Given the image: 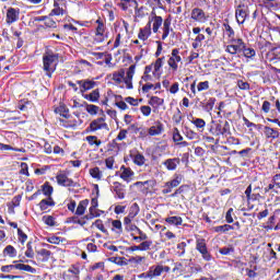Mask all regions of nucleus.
Wrapping results in <instances>:
<instances>
[{
    "mask_svg": "<svg viewBox=\"0 0 280 280\" xmlns=\"http://www.w3.org/2000/svg\"><path fill=\"white\" fill-rule=\"evenodd\" d=\"M198 93H202V91H209V81H202L197 84Z\"/></svg>",
    "mask_w": 280,
    "mask_h": 280,
    "instance_id": "obj_54",
    "label": "nucleus"
},
{
    "mask_svg": "<svg viewBox=\"0 0 280 280\" xmlns=\"http://www.w3.org/2000/svg\"><path fill=\"white\" fill-rule=\"evenodd\" d=\"M191 124H194V126H196V128L199 129L205 128V126H207V122L202 118H196L191 121Z\"/></svg>",
    "mask_w": 280,
    "mask_h": 280,
    "instance_id": "obj_56",
    "label": "nucleus"
},
{
    "mask_svg": "<svg viewBox=\"0 0 280 280\" xmlns=\"http://www.w3.org/2000/svg\"><path fill=\"white\" fill-rule=\"evenodd\" d=\"M163 23H165V21H163L161 15H156V9H152L147 25H149L153 34H159V30H161Z\"/></svg>",
    "mask_w": 280,
    "mask_h": 280,
    "instance_id": "obj_2",
    "label": "nucleus"
},
{
    "mask_svg": "<svg viewBox=\"0 0 280 280\" xmlns=\"http://www.w3.org/2000/svg\"><path fill=\"white\" fill-rule=\"evenodd\" d=\"M180 183H183V175L175 174L174 178L170 182H166L164 187H171L172 189H174L175 187H178V185H180Z\"/></svg>",
    "mask_w": 280,
    "mask_h": 280,
    "instance_id": "obj_27",
    "label": "nucleus"
},
{
    "mask_svg": "<svg viewBox=\"0 0 280 280\" xmlns=\"http://www.w3.org/2000/svg\"><path fill=\"white\" fill-rule=\"evenodd\" d=\"M163 272H170V267L168 266H163V265H156V266H151L149 268V275L151 277V280L161 277Z\"/></svg>",
    "mask_w": 280,
    "mask_h": 280,
    "instance_id": "obj_12",
    "label": "nucleus"
},
{
    "mask_svg": "<svg viewBox=\"0 0 280 280\" xmlns=\"http://www.w3.org/2000/svg\"><path fill=\"white\" fill-rule=\"evenodd\" d=\"M90 175L92 178H95V180H102L103 173L100 171V167H93L90 168Z\"/></svg>",
    "mask_w": 280,
    "mask_h": 280,
    "instance_id": "obj_43",
    "label": "nucleus"
},
{
    "mask_svg": "<svg viewBox=\"0 0 280 280\" xmlns=\"http://www.w3.org/2000/svg\"><path fill=\"white\" fill-rule=\"evenodd\" d=\"M19 9L10 8L7 11V23L8 25H12V23H16L19 21Z\"/></svg>",
    "mask_w": 280,
    "mask_h": 280,
    "instance_id": "obj_21",
    "label": "nucleus"
},
{
    "mask_svg": "<svg viewBox=\"0 0 280 280\" xmlns=\"http://www.w3.org/2000/svg\"><path fill=\"white\" fill-rule=\"evenodd\" d=\"M96 24L97 26L94 35V43L95 45H100L108 38V32L106 31V25H104L102 21L97 20Z\"/></svg>",
    "mask_w": 280,
    "mask_h": 280,
    "instance_id": "obj_5",
    "label": "nucleus"
},
{
    "mask_svg": "<svg viewBox=\"0 0 280 280\" xmlns=\"http://www.w3.org/2000/svg\"><path fill=\"white\" fill-rule=\"evenodd\" d=\"M161 132H163V124H161V122H156L154 126L149 128V135L151 137H156V136L161 135Z\"/></svg>",
    "mask_w": 280,
    "mask_h": 280,
    "instance_id": "obj_30",
    "label": "nucleus"
},
{
    "mask_svg": "<svg viewBox=\"0 0 280 280\" xmlns=\"http://www.w3.org/2000/svg\"><path fill=\"white\" fill-rule=\"evenodd\" d=\"M150 36H152V28L150 27V24H147L143 28H140L138 38L140 40H148Z\"/></svg>",
    "mask_w": 280,
    "mask_h": 280,
    "instance_id": "obj_24",
    "label": "nucleus"
},
{
    "mask_svg": "<svg viewBox=\"0 0 280 280\" xmlns=\"http://www.w3.org/2000/svg\"><path fill=\"white\" fill-rule=\"evenodd\" d=\"M25 257H28V259H34V248H32V243L26 244Z\"/></svg>",
    "mask_w": 280,
    "mask_h": 280,
    "instance_id": "obj_57",
    "label": "nucleus"
},
{
    "mask_svg": "<svg viewBox=\"0 0 280 280\" xmlns=\"http://www.w3.org/2000/svg\"><path fill=\"white\" fill-rule=\"evenodd\" d=\"M42 191H43L44 196L50 197L54 194V187H51V185H49V183H45L42 187Z\"/></svg>",
    "mask_w": 280,
    "mask_h": 280,
    "instance_id": "obj_44",
    "label": "nucleus"
},
{
    "mask_svg": "<svg viewBox=\"0 0 280 280\" xmlns=\"http://www.w3.org/2000/svg\"><path fill=\"white\" fill-rule=\"evenodd\" d=\"M213 106H215V98L211 97L207 101L203 108L207 113H211V110H213Z\"/></svg>",
    "mask_w": 280,
    "mask_h": 280,
    "instance_id": "obj_47",
    "label": "nucleus"
},
{
    "mask_svg": "<svg viewBox=\"0 0 280 280\" xmlns=\"http://www.w3.org/2000/svg\"><path fill=\"white\" fill-rule=\"evenodd\" d=\"M258 189H261L259 187L254 188L253 192V186L249 185L245 190V196L247 198V202H256L257 200H261V195L257 191Z\"/></svg>",
    "mask_w": 280,
    "mask_h": 280,
    "instance_id": "obj_14",
    "label": "nucleus"
},
{
    "mask_svg": "<svg viewBox=\"0 0 280 280\" xmlns=\"http://www.w3.org/2000/svg\"><path fill=\"white\" fill-rule=\"evenodd\" d=\"M223 34L228 37V43L235 39V31L229 25L228 22L223 23Z\"/></svg>",
    "mask_w": 280,
    "mask_h": 280,
    "instance_id": "obj_26",
    "label": "nucleus"
},
{
    "mask_svg": "<svg viewBox=\"0 0 280 280\" xmlns=\"http://www.w3.org/2000/svg\"><path fill=\"white\" fill-rule=\"evenodd\" d=\"M89 129L91 132H97V130H108V124H106V118L101 117L92 120Z\"/></svg>",
    "mask_w": 280,
    "mask_h": 280,
    "instance_id": "obj_9",
    "label": "nucleus"
},
{
    "mask_svg": "<svg viewBox=\"0 0 280 280\" xmlns=\"http://www.w3.org/2000/svg\"><path fill=\"white\" fill-rule=\"evenodd\" d=\"M0 150H12L13 152H25V149L13 148L10 144H4L0 142Z\"/></svg>",
    "mask_w": 280,
    "mask_h": 280,
    "instance_id": "obj_51",
    "label": "nucleus"
},
{
    "mask_svg": "<svg viewBox=\"0 0 280 280\" xmlns=\"http://www.w3.org/2000/svg\"><path fill=\"white\" fill-rule=\"evenodd\" d=\"M220 255H231V253H235V248L233 247H222L219 249Z\"/></svg>",
    "mask_w": 280,
    "mask_h": 280,
    "instance_id": "obj_62",
    "label": "nucleus"
},
{
    "mask_svg": "<svg viewBox=\"0 0 280 280\" xmlns=\"http://www.w3.org/2000/svg\"><path fill=\"white\" fill-rule=\"evenodd\" d=\"M235 16L238 25H243V23L246 22V19H248V8L242 5L237 7Z\"/></svg>",
    "mask_w": 280,
    "mask_h": 280,
    "instance_id": "obj_16",
    "label": "nucleus"
},
{
    "mask_svg": "<svg viewBox=\"0 0 280 280\" xmlns=\"http://www.w3.org/2000/svg\"><path fill=\"white\" fill-rule=\"evenodd\" d=\"M125 75L126 71H124V69H120L119 71L113 73L112 80H114L116 84H122Z\"/></svg>",
    "mask_w": 280,
    "mask_h": 280,
    "instance_id": "obj_33",
    "label": "nucleus"
},
{
    "mask_svg": "<svg viewBox=\"0 0 280 280\" xmlns=\"http://www.w3.org/2000/svg\"><path fill=\"white\" fill-rule=\"evenodd\" d=\"M85 110L89 113V115H97L100 107L96 105L86 104Z\"/></svg>",
    "mask_w": 280,
    "mask_h": 280,
    "instance_id": "obj_46",
    "label": "nucleus"
},
{
    "mask_svg": "<svg viewBox=\"0 0 280 280\" xmlns=\"http://www.w3.org/2000/svg\"><path fill=\"white\" fill-rule=\"evenodd\" d=\"M167 65L172 71H178V65H183V57H180V49L174 48L171 51Z\"/></svg>",
    "mask_w": 280,
    "mask_h": 280,
    "instance_id": "obj_4",
    "label": "nucleus"
},
{
    "mask_svg": "<svg viewBox=\"0 0 280 280\" xmlns=\"http://www.w3.org/2000/svg\"><path fill=\"white\" fill-rule=\"evenodd\" d=\"M173 141L175 143H180V141H183V136L180 135L178 128L173 129Z\"/></svg>",
    "mask_w": 280,
    "mask_h": 280,
    "instance_id": "obj_53",
    "label": "nucleus"
},
{
    "mask_svg": "<svg viewBox=\"0 0 280 280\" xmlns=\"http://www.w3.org/2000/svg\"><path fill=\"white\" fill-rule=\"evenodd\" d=\"M139 246L140 250H150V246H152V241H144Z\"/></svg>",
    "mask_w": 280,
    "mask_h": 280,
    "instance_id": "obj_63",
    "label": "nucleus"
},
{
    "mask_svg": "<svg viewBox=\"0 0 280 280\" xmlns=\"http://www.w3.org/2000/svg\"><path fill=\"white\" fill-rule=\"evenodd\" d=\"M138 5L139 3L137 2V0H120L118 2V8H120L122 12H128L130 8H137Z\"/></svg>",
    "mask_w": 280,
    "mask_h": 280,
    "instance_id": "obj_22",
    "label": "nucleus"
},
{
    "mask_svg": "<svg viewBox=\"0 0 280 280\" xmlns=\"http://www.w3.org/2000/svg\"><path fill=\"white\" fill-rule=\"evenodd\" d=\"M67 14V5L62 2H54L49 16H65Z\"/></svg>",
    "mask_w": 280,
    "mask_h": 280,
    "instance_id": "obj_13",
    "label": "nucleus"
},
{
    "mask_svg": "<svg viewBox=\"0 0 280 280\" xmlns=\"http://www.w3.org/2000/svg\"><path fill=\"white\" fill-rule=\"evenodd\" d=\"M112 189L119 200H124L126 198V187L121 183L114 182Z\"/></svg>",
    "mask_w": 280,
    "mask_h": 280,
    "instance_id": "obj_19",
    "label": "nucleus"
},
{
    "mask_svg": "<svg viewBox=\"0 0 280 280\" xmlns=\"http://www.w3.org/2000/svg\"><path fill=\"white\" fill-rule=\"evenodd\" d=\"M18 235H19V242H21V244H25V242H27V234H25L23 230L18 229Z\"/></svg>",
    "mask_w": 280,
    "mask_h": 280,
    "instance_id": "obj_60",
    "label": "nucleus"
},
{
    "mask_svg": "<svg viewBox=\"0 0 280 280\" xmlns=\"http://www.w3.org/2000/svg\"><path fill=\"white\" fill-rule=\"evenodd\" d=\"M165 222L167 224H171L173 226H180L183 224V218L180 217H168L165 219Z\"/></svg>",
    "mask_w": 280,
    "mask_h": 280,
    "instance_id": "obj_36",
    "label": "nucleus"
},
{
    "mask_svg": "<svg viewBox=\"0 0 280 280\" xmlns=\"http://www.w3.org/2000/svg\"><path fill=\"white\" fill-rule=\"evenodd\" d=\"M196 250L200 253L205 261H211V259H213V256H211V253H209V249L207 248V241L205 238L196 240Z\"/></svg>",
    "mask_w": 280,
    "mask_h": 280,
    "instance_id": "obj_6",
    "label": "nucleus"
},
{
    "mask_svg": "<svg viewBox=\"0 0 280 280\" xmlns=\"http://www.w3.org/2000/svg\"><path fill=\"white\" fill-rule=\"evenodd\" d=\"M154 74L152 73V66H147L142 75V82H154Z\"/></svg>",
    "mask_w": 280,
    "mask_h": 280,
    "instance_id": "obj_28",
    "label": "nucleus"
},
{
    "mask_svg": "<svg viewBox=\"0 0 280 280\" xmlns=\"http://www.w3.org/2000/svg\"><path fill=\"white\" fill-rule=\"evenodd\" d=\"M84 100H88L89 102L97 103L100 102V90H94L90 94L83 95Z\"/></svg>",
    "mask_w": 280,
    "mask_h": 280,
    "instance_id": "obj_31",
    "label": "nucleus"
},
{
    "mask_svg": "<svg viewBox=\"0 0 280 280\" xmlns=\"http://www.w3.org/2000/svg\"><path fill=\"white\" fill-rule=\"evenodd\" d=\"M229 45L225 48V51L228 54H231L232 56H235V54H242L244 51L245 43L242 38H234L228 42Z\"/></svg>",
    "mask_w": 280,
    "mask_h": 280,
    "instance_id": "obj_3",
    "label": "nucleus"
},
{
    "mask_svg": "<svg viewBox=\"0 0 280 280\" xmlns=\"http://www.w3.org/2000/svg\"><path fill=\"white\" fill-rule=\"evenodd\" d=\"M119 176L125 183H132V178H135V171L122 165L120 166Z\"/></svg>",
    "mask_w": 280,
    "mask_h": 280,
    "instance_id": "obj_15",
    "label": "nucleus"
},
{
    "mask_svg": "<svg viewBox=\"0 0 280 280\" xmlns=\"http://www.w3.org/2000/svg\"><path fill=\"white\" fill-rule=\"evenodd\" d=\"M58 185L61 187H75V182L73 179L69 178V175L65 172H60L56 176Z\"/></svg>",
    "mask_w": 280,
    "mask_h": 280,
    "instance_id": "obj_11",
    "label": "nucleus"
},
{
    "mask_svg": "<svg viewBox=\"0 0 280 280\" xmlns=\"http://www.w3.org/2000/svg\"><path fill=\"white\" fill-rule=\"evenodd\" d=\"M190 19L195 23H207L209 21V15L205 12V10L200 8H194L190 12Z\"/></svg>",
    "mask_w": 280,
    "mask_h": 280,
    "instance_id": "obj_8",
    "label": "nucleus"
},
{
    "mask_svg": "<svg viewBox=\"0 0 280 280\" xmlns=\"http://www.w3.org/2000/svg\"><path fill=\"white\" fill-rule=\"evenodd\" d=\"M162 165H164L168 172H176L178 165H180V158L167 159Z\"/></svg>",
    "mask_w": 280,
    "mask_h": 280,
    "instance_id": "obj_18",
    "label": "nucleus"
},
{
    "mask_svg": "<svg viewBox=\"0 0 280 280\" xmlns=\"http://www.w3.org/2000/svg\"><path fill=\"white\" fill-rule=\"evenodd\" d=\"M77 84L81 86V93H85V91H91V89H95L97 86V82L93 80H80L77 81Z\"/></svg>",
    "mask_w": 280,
    "mask_h": 280,
    "instance_id": "obj_20",
    "label": "nucleus"
},
{
    "mask_svg": "<svg viewBox=\"0 0 280 280\" xmlns=\"http://www.w3.org/2000/svg\"><path fill=\"white\" fill-rule=\"evenodd\" d=\"M43 222L44 224H47V226H56V219L51 215H44Z\"/></svg>",
    "mask_w": 280,
    "mask_h": 280,
    "instance_id": "obj_52",
    "label": "nucleus"
},
{
    "mask_svg": "<svg viewBox=\"0 0 280 280\" xmlns=\"http://www.w3.org/2000/svg\"><path fill=\"white\" fill-rule=\"evenodd\" d=\"M165 61V57L158 58L153 65H149L152 67L153 78L159 80L161 78V69H163V62Z\"/></svg>",
    "mask_w": 280,
    "mask_h": 280,
    "instance_id": "obj_17",
    "label": "nucleus"
},
{
    "mask_svg": "<svg viewBox=\"0 0 280 280\" xmlns=\"http://www.w3.org/2000/svg\"><path fill=\"white\" fill-rule=\"evenodd\" d=\"M43 69L48 78H51L58 67V54H46L43 56Z\"/></svg>",
    "mask_w": 280,
    "mask_h": 280,
    "instance_id": "obj_1",
    "label": "nucleus"
},
{
    "mask_svg": "<svg viewBox=\"0 0 280 280\" xmlns=\"http://www.w3.org/2000/svg\"><path fill=\"white\" fill-rule=\"evenodd\" d=\"M3 255L4 257H11V259H14V257H16V248H14L12 245H8L3 249Z\"/></svg>",
    "mask_w": 280,
    "mask_h": 280,
    "instance_id": "obj_37",
    "label": "nucleus"
},
{
    "mask_svg": "<svg viewBox=\"0 0 280 280\" xmlns=\"http://www.w3.org/2000/svg\"><path fill=\"white\" fill-rule=\"evenodd\" d=\"M133 163L139 167L145 165V156H143V154L141 153H137L136 155H133Z\"/></svg>",
    "mask_w": 280,
    "mask_h": 280,
    "instance_id": "obj_41",
    "label": "nucleus"
},
{
    "mask_svg": "<svg viewBox=\"0 0 280 280\" xmlns=\"http://www.w3.org/2000/svg\"><path fill=\"white\" fill-rule=\"evenodd\" d=\"M54 205H56L54 202V200H51V198L49 199H43L40 202H39V209L42 211H47V209H49V207H54Z\"/></svg>",
    "mask_w": 280,
    "mask_h": 280,
    "instance_id": "obj_40",
    "label": "nucleus"
},
{
    "mask_svg": "<svg viewBox=\"0 0 280 280\" xmlns=\"http://www.w3.org/2000/svg\"><path fill=\"white\" fill-rule=\"evenodd\" d=\"M115 106L120 110H128V104H126V101L118 100L115 102Z\"/></svg>",
    "mask_w": 280,
    "mask_h": 280,
    "instance_id": "obj_61",
    "label": "nucleus"
},
{
    "mask_svg": "<svg viewBox=\"0 0 280 280\" xmlns=\"http://www.w3.org/2000/svg\"><path fill=\"white\" fill-rule=\"evenodd\" d=\"M113 231H116V233H121L122 228H121V221L120 220H114L112 222Z\"/></svg>",
    "mask_w": 280,
    "mask_h": 280,
    "instance_id": "obj_55",
    "label": "nucleus"
},
{
    "mask_svg": "<svg viewBox=\"0 0 280 280\" xmlns=\"http://www.w3.org/2000/svg\"><path fill=\"white\" fill-rule=\"evenodd\" d=\"M150 106H153V108H159V106H163L165 104V101L159 96H152L149 100Z\"/></svg>",
    "mask_w": 280,
    "mask_h": 280,
    "instance_id": "obj_35",
    "label": "nucleus"
},
{
    "mask_svg": "<svg viewBox=\"0 0 280 280\" xmlns=\"http://www.w3.org/2000/svg\"><path fill=\"white\" fill-rule=\"evenodd\" d=\"M118 100H121V95H117V94L113 93L112 90H109V91H107L104 104H106L107 102H115V104H116V102Z\"/></svg>",
    "mask_w": 280,
    "mask_h": 280,
    "instance_id": "obj_39",
    "label": "nucleus"
},
{
    "mask_svg": "<svg viewBox=\"0 0 280 280\" xmlns=\"http://www.w3.org/2000/svg\"><path fill=\"white\" fill-rule=\"evenodd\" d=\"M173 121L177 126L178 124H180V121H183V113L180 112V109H177V112L173 115Z\"/></svg>",
    "mask_w": 280,
    "mask_h": 280,
    "instance_id": "obj_58",
    "label": "nucleus"
},
{
    "mask_svg": "<svg viewBox=\"0 0 280 280\" xmlns=\"http://www.w3.org/2000/svg\"><path fill=\"white\" fill-rule=\"evenodd\" d=\"M139 211H140L139 203L131 205L129 210L130 218H137V215H139Z\"/></svg>",
    "mask_w": 280,
    "mask_h": 280,
    "instance_id": "obj_48",
    "label": "nucleus"
},
{
    "mask_svg": "<svg viewBox=\"0 0 280 280\" xmlns=\"http://www.w3.org/2000/svg\"><path fill=\"white\" fill-rule=\"evenodd\" d=\"M235 228L233 225L224 224V225H218L214 228L215 233H226L229 231H233Z\"/></svg>",
    "mask_w": 280,
    "mask_h": 280,
    "instance_id": "obj_42",
    "label": "nucleus"
},
{
    "mask_svg": "<svg viewBox=\"0 0 280 280\" xmlns=\"http://www.w3.org/2000/svg\"><path fill=\"white\" fill-rule=\"evenodd\" d=\"M105 165L107 167V170H115V158L114 156H109L105 160Z\"/></svg>",
    "mask_w": 280,
    "mask_h": 280,
    "instance_id": "obj_59",
    "label": "nucleus"
},
{
    "mask_svg": "<svg viewBox=\"0 0 280 280\" xmlns=\"http://www.w3.org/2000/svg\"><path fill=\"white\" fill-rule=\"evenodd\" d=\"M37 257L40 259V261H43L44 264L49 261V257H51V252H49V249H38L36 250Z\"/></svg>",
    "mask_w": 280,
    "mask_h": 280,
    "instance_id": "obj_29",
    "label": "nucleus"
},
{
    "mask_svg": "<svg viewBox=\"0 0 280 280\" xmlns=\"http://www.w3.org/2000/svg\"><path fill=\"white\" fill-rule=\"evenodd\" d=\"M15 270H24V272H31L32 275L36 273V269L25 264H15Z\"/></svg>",
    "mask_w": 280,
    "mask_h": 280,
    "instance_id": "obj_38",
    "label": "nucleus"
},
{
    "mask_svg": "<svg viewBox=\"0 0 280 280\" xmlns=\"http://www.w3.org/2000/svg\"><path fill=\"white\" fill-rule=\"evenodd\" d=\"M137 71V66L136 65H131L127 72H126V75L122 79V82L126 86V89L128 90H132L133 86H132V78H135V72Z\"/></svg>",
    "mask_w": 280,
    "mask_h": 280,
    "instance_id": "obj_10",
    "label": "nucleus"
},
{
    "mask_svg": "<svg viewBox=\"0 0 280 280\" xmlns=\"http://www.w3.org/2000/svg\"><path fill=\"white\" fill-rule=\"evenodd\" d=\"M55 113L60 115V117H69V108H67L66 104H60L55 108Z\"/></svg>",
    "mask_w": 280,
    "mask_h": 280,
    "instance_id": "obj_34",
    "label": "nucleus"
},
{
    "mask_svg": "<svg viewBox=\"0 0 280 280\" xmlns=\"http://www.w3.org/2000/svg\"><path fill=\"white\" fill-rule=\"evenodd\" d=\"M185 248H187V243L182 242L177 244V252H176L177 257H183L185 255Z\"/></svg>",
    "mask_w": 280,
    "mask_h": 280,
    "instance_id": "obj_49",
    "label": "nucleus"
},
{
    "mask_svg": "<svg viewBox=\"0 0 280 280\" xmlns=\"http://www.w3.org/2000/svg\"><path fill=\"white\" fill-rule=\"evenodd\" d=\"M264 135L266 139H279V130L271 128V127H264Z\"/></svg>",
    "mask_w": 280,
    "mask_h": 280,
    "instance_id": "obj_25",
    "label": "nucleus"
},
{
    "mask_svg": "<svg viewBox=\"0 0 280 280\" xmlns=\"http://www.w3.org/2000/svg\"><path fill=\"white\" fill-rule=\"evenodd\" d=\"M242 52L244 54L245 58H255V56L257 55L255 49L246 48V45H245L244 49L242 50Z\"/></svg>",
    "mask_w": 280,
    "mask_h": 280,
    "instance_id": "obj_50",
    "label": "nucleus"
},
{
    "mask_svg": "<svg viewBox=\"0 0 280 280\" xmlns=\"http://www.w3.org/2000/svg\"><path fill=\"white\" fill-rule=\"evenodd\" d=\"M210 132L214 137H226V135H231V127L229 126V121H225L224 125L222 124H214V126L210 129Z\"/></svg>",
    "mask_w": 280,
    "mask_h": 280,
    "instance_id": "obj_7",
    "label": "nucleus"
},
{
    "mask_svg": "<svg viewBox=\"0 0 280 280\" xmlns=\"http://www.w3.org/2000/svg\"><path fill=\"white\" fill-rule=\"evenodd\" d=\"M162 25V40H165L167 36H170V33L174 32V28H172V20H164Z\"/></svg>",
    "mask_w": 280,
    "mask_h": 280,
    "instance_id": "obj_23",
    "label": "nucleus"
},
{
    "mask_svg": "<svg viewBox=\"0 0 280 280\" xmlns=\"http://www.w3.org/2000/svg\"><path fill=\"white\" fill-rule=\"evenodd\" d=\"M272 184H273L278 189H280V174H276V175L272 177Z\"/></svg>",
    "mask_w": 280,
    "mask_h": 280,
    "instance_id": "obj_64",
    "label": "nucleus"
},
{
    "mask_svg": "<svg viewBox=\"0 0 280 280\" xmlns=\"http://www.w3.org/2000/svg\"><path fill=\"white\" fill-rule=\"evenodd\" d=\"M86 141L90 143V145H96V148L102 145V140H97L95 136H88Z\"/></svg>",
    "mask_w": 280,
    "mask_h": 280,
    "instance_id": "obj_45",
    "label": "nucleus"
},
{
    "mask_svg": "<svg viewBox=\"0 0 280 280\" xmlns=\"http://www.w3.org/2000/svg\"><path fill=\"white\" fill-rule=\"evenodd\" d=\"M89 207V199L82 200L79 202L75 214L77 215H84V212L86 211V208Z\"/></svg>",
    "mask_w": 280,
    "mask_h": 280,
    "instance_id": "obj_32",
    "label": "nucleus"
}]
</instances>
